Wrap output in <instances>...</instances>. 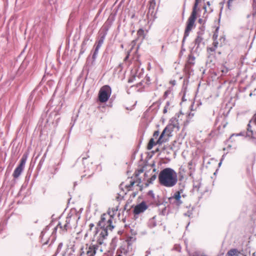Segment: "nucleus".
<instances>
[{
    "label": "nucleus",
    "instance_id": "obj_1",
    "mask_svg": "<svg viewBox=\"0 0 256 256\" xmlns=\"http://www.w3.org/2000/svg\"><path fill=\"white\" fill-rule=\"evenodd\" d=\"M113 216L109 214H104L101 216L100 220L98 223L99 228H96L94 234V240L100 244L104 243V240L108 236V230H112L114 226L112 225Z\"/></svg>",
    "mask_w": 256,
    "mask_h": 256
},
{
    "label": "nucleus",
    "instance_id": "obj_2",
    "mask_svg": "<svg viewBox=\"0 0 256 256\" xmlns=\"http://www.w3.org/2000/svg\"><path fill=\"white\" fill-rule=\"evenodd\" d=\"M160 184L166 188H172L178 181L176 172L172 168H166L161 170L158 176Z\"/></svg>",
    "mask_w": 256,
    "mask_h": 256
},
{
    "label": "nucleus",
    "instance_id": "obj_3",
    "mask_svg": "<svg viewBox=\"0 0 256 256\" xmlns=\"http://www.w3.org/2000/svg\"><path fill=\"white\" fill-rule=\"evenodd\" d=\"M179 128L178 120L176 119L171 120L170 124L164 128L160 135L157 140V143L160 145L166 142L168 140V138L172 136V132L174 130H178Z\"/></svg>",
    "mask_w": 256,
    "mask_h": 256
},
{
    "label": "nucleus",
    "instance_id": "obj_4",
    "mask_svg": "<svg viewBox=\"0 0 256 256\" xmlns=\"http://www.w3.org/2000/svg\"><path fill=\"white\" fill-rule=\"evenodd\" d=\"M200 0H196L192 8V12L190 16L188 18L187 24H186V26L185 29L184 33V36L182 40V42H184L186 38L189 36L190 32L192 30V27L194 24L195 21L196 19V8H198V3L200 2Z\"/></svg>",
    "mask_w": 256,
    "mask_h": 256
},
{
    "label": "nucleus",
    "instance_id": "obj_5",
    "mask_svg": "<svg viewBox=\"0 0 256 256\" xmlns=\"http://www.w3.org/2000/svg\"><path fill=\"white\" fill-rule=\"evenodd\" d=\"M111 92L112 90L110 86L106 85L102 86L99 92V100L102 102H106L110 97Z\"/></svg>",
    "mask_w": 256,
    "mask_h": 256
},
{
    "label": "nucleus",
    "instance_id": "obj_6",
    "mask_svg": "<svg viewBox=\"0 0 256 256\" xmlns=\"http://www.w3.org/2000/svg\"><path fill=\"white\" fill-rule=\"evenodd\" d=\"M28 158L27 154H24L20 160V163L14 170L12 176L14 178H18L24 170Z\"/></svg>",
    "mask_w": 256,
    "mask_h": 256
},
{
    "label": "nucleus",
    "instance_id": "obj_7",
    "mask_svg": "<svg viewBox=\"0 0 256 256\" xmlns=\"http://www.w3.org/2000/svg\"><path fill=\"white\" fill-rule=\"evenodd\" d=\"M156 0H150L148 2V10L146 17L148 21H152L156 18V12L155 10Z\"/></svg>",
    "mask_w": 256,
    "mask_h": 256
},
{
    "label": "nucleus",
    "instance_id": "obj_8",
    "mask_svg": "<svg viewBox=\"0 0 256 256\" xmlns=\"http://www.w3.org/2000/svg\"><path fill=\"white\" fill-rule=\"evenodd\" d=\"M92 242H96V243H92L89 246L86 251L87 256H94L96 251L98 250H100V252H102V248H100L101 244H100L96 240L94 241V239L92 240Z\"/></svg>",
    "mask_w": 256,
    "mask_h": 256
},
{
    "label": "nucleus",
    "instance_id": "obj_9",
    "mask_svg": "<svg viewBox=\"0 0 256 256\" xmlns=\"http://www.w3.org/2000/svg\"><path fill=\"white\" fill-rule=\"evenodd\" d=\"M182 192L183 190L182 189L176 192L170 198L171 202L174 204L176 206H180L182 203V202L180 200V194Z\"/></svg>",
    "mask_w": 256,
    "mask_h": 256
},
{
    "label": "nucleus",
    "instance_id": "obj_10",
    "mask_svg": "<svg viewBox=\"0 0 256 256\" xmlns=\"http://www.w3.org/2000/svg\"><path fill=\"white\" fill-rule=\"evenodd\" d=\"M148 208V206L146 203L144 202H142L134 207V212L135 214H138L144 212Z\"/></svg>",
    "mask_w": 256,
    "mask_h": 256
},
{
    "label": "nucleus",
    "instance_id": "obj_11",
    "mask_svg": "<svg viewBox=\"0 0 256 256\" xmlns=\"http://www.w3.org/2000/svg\"><path fill=\"white\" fill-rule=\"evenodd\" d=\"M128 245L122 246L116 251V256H128Z\"/></svg>",
    "mask_w": 256,
    "mask_h": 256
},
{
    "label": "nucleus",
    "instance_id": "obj_12",
    "mask_svg": "<svg viewBox=\"0 0 256 256\" xmlns=\"http://www.w3.org/2000/svg\"><path fill=\"white\" fill-rule=\"evenodd\" d=\"M194 46L196 47V50H202L204 46V38L196 36L194 41Z\"/></svg>",
    "mask_w": 256,
    "mask_h": 256
},
{
    "label": "nucleus",
    "instance_id": "obj_13",
    "mask_svg": "<svg viewBox=\"0 0 256 256\" xmlns=\"http://www.w3.org/2000/svg\"><path fill=\"white\" fill-rule=\"evenodd\" d=\"M156 226V216H154L152 218L150 219L148 222V226L150 228H152Z\"/></svg>",
    "mask_w": 256,
    "mask_h": 256
},
{
    "label": "nucleus",
    "instance_id": "obj_14",
    "mask_svg": "<svg viewBox=\"0 0 256 256\" xmlns=\"http://www.w3.org/2000/svg\"><path fill=\"white\" fill-rule=\"evenodd\" d=\"M71 218H72L71 216H68L66 218V223H65L64 226V230L66 231L69 228H70V221H71Z\"/></svg>",
    "mask_w": 256,
    "mask_h": 256
},
{
    "label": "nucleus",
    "instance_id": "obj_15",
    "mask_svg": "<svg viewBox=\"0 0 256 256\" xmlns=\"http://www.w3.org/2000/svg\"><path fill=\"white\" fill-rule=\"evenodd\" d=\"M217 48L214 47L212 45V46L207 48V52L208 54V57L210 56H214V52Z\"/></svg>",
    "mask_w": 256,
    "mask_h": 256
},
{
    "label": "nucleus",
    "instance_id": "obj_16",
    "mask_svg": "<svg viewBox=\"0 0 256 256\" xmlns=\"http://www.w3.org/2000/svg\"><path fill=\"white\" fill-rule=\"evenodd\" d=\"M205 31V27L204 26H200L198 30V31L196 34L198 36L200 37H203V36L204 34Z\"/></svg>",
    "mask_w": 256,
    "mask_h": 256
},
{
    "label": "nucleus",
    "instance_id": "obj_17",
    "mask_svg": "<svg viewBox=\"0 0 256 256\" xmlns=\"http://www.w3.org/2000/svg\"><path fill=\"white\" fill-rule=\"evenodd\" d=\"M156 144H159L158 143H157V141L156 142H155L154 141V138H150V140L149 141L147 148L148 150H150L152 149L154 146H155Z\"/></svg>",
    "mask_w": 256,
    "mask_h": 256
},
{
    "label": "nucleus",
    "instance_id": "obj_18",
    "mask_svg": "<svg viewBox=\"0 0 256 256\" xmlns=\"http://www.w3.org/2000/svg\"><path fill=\"white\" fill-rule=\"evenodd\" d=\"M238 250L236 248L231 249L228 251L226 256H238Z\"/></svg>",
    "mask_w": 256,
    "mask_h": 256
},
{
    "label": "nucleus",
    "instance_id": "obj_19",
    "mask_svg": "<svg viewBox=\"0 0 256 256\" xmlns=\"http://www.w3.org/2000/svg\"><path fill=\"white\" fill-rule=\"evenodd\" d=\"M247 132H246V136L248 137L252 138H254V133L252 130H251V126L250 125V124H248V128H247Z\"/></svg>",
    "mask_w": 256,
    "mask_h": 256
},
{
    "label": "nucleus",
    "instance_id": "obj_20",
    "mask_svg": "<svg viewBox=\"0 0 256 256\" xmlns=\"http://www.w3.org/2000/svg\"><path fill=\"white\" fill-rule=\"evenodd\" d=\"M194 60L195 58L192 55H190L188 60L187 66H189V65L193 66L194 64Z\"/></svg>",
    "mask_w": 256,
    "mask_h": 256
},
{
    "label": "nucleus",
    "instance_id": "obj_21",
    "mask_svg": "<svg viewBox=\"0 0 256 256\" xmlns=\"http://www.w3.org/2000/svg\"><path fill=\"white\" fill-rule=\"evenodd\" d=\"M94 224H90V225H89V227H90V228L88 230L86 234V235H88V234H92V233L94 234V232L95 230L92 232V228H94ZM94 239V238H93Z\"/></svg>",
    "mask_w": 256,
    "mask_h": 256
},
{
    "label": "nucleus",
    "instance_id": "obj_22",
    "mask_svg": "<svg viewBox=\"0 0 256 256\" xmlns=\"http://www.w3.org/2000/svg\"><path fill=\"white\" fill-rule=\"evenodd\" d=\"M135 183V182L134 180H130V184L126 185V187L127 188V190L129 191L131 190L133 186Z\"/></svg>",
    "mask_w": 256,
    "mask_h": 256
},
{
    "label": "nucleus",
    "instance_id": "obj_23",
    "mask_svg": "<svg viewBox=\"0 0 256 256\" xmlns=\"http://www.w3.org/2000/svg\"><path fill=\"white\" fill-rule=\"evenodd\" d=\"M106 32L102 36H101L98 42V43L102 44L104 43V40L106 38Z\"/></svg>",
    "mask_w": 256,
    "mask_h": 256
},
{
    "label": "nucleus",
    "instance_id": "obj_24",
    "mask_svg": "<svg viewBox=\"0 0 256 256\" xmlns=\"http://www.w3.org/2000/svg\"><path fill=\"white\" fill-rule=\"evenodd\" d=\"M170 102L168 101L166 102V105L164 108V110H163L164 114H166L168 112V110H169L170 109Z\"/></svg>",
    "mask_w": 256,
    "mask_h": 256
},
{
    "label": "nucleus",
    "instance_id": "obj_25",
    "mask_svg": "<svg viewBox=\"0 0 256 256\" xmlns=\"http://www.w3.org/2000/svg\"><path fill=\"white\" fill-rule=\"evenodd\" d=\"M123 69V66L122 64H120L118 66L115 68V72H118V73L120 72Z\"/></svg>",
    "mask_w": 256,
    "mask_h": 256
},
{
    "label": "nucleus",
    "instance_id": "obj_26",
    "mask_svg": "<svg viewBox=\"0 0 256 256\" xmlns=\"http://www.w3.org/2000/svg\"><path fill=\"white\" fill-rule=\"evenodd\" d=\"M156 174H154L148 180V184H152V182L156 180Z\"/></svg>",
    "mask_w": 256,
    "mask_h": 256
},
{
    "label": "nucleus",
    "instance_id": "obj_27",
    "mask_svg": "<svg viewBox=\"0 0 256 256\" xmlns=\"http://www.w3.org/2000/svg\"><path fill=\"white\" fill-rule=\"evenodd\" d=\"M220 70L221 72H222V74H226L228 72V68L224 66H221Z\"/></svg>",
    "mask_w": 256,
    "mask_h": 256
},
{
    "label": "nucleus",
    "instance_id": "obj_28",
    "mask_svg": "<svg viewBox=\"0 0 256 256\" xmlns=\"http://www.w3.org/2000/svg\"><path fill=\"white\" fill-rule=\"evenodd\" d=\"M63 246V244L62 242H60L56 250V254H58L61 250Z\"/></svg>",
    "mask_w": 256,
    "mask_h": 256
},
{
    "label": "nucleus",
    "instance_id": "obj_29",
    "mask_svg": "<svg viewBox=\"0 0 256 256\" xmlns=\"http://www.w3.org/2000/svg\"><path fill=\"white\" fill-rule=\"evenodd\" d=\"M247 17H252L254 20V22L256 24V12H254L252 15H248Z\"/></svg>",
    "mask_w": 256,
    "mask_h": 256
},
{
    "label": "nucleus",
    "instance_id": "obj_30",
    "mask_svg": "<svg viewBox=\"0 0 256 256\" xmlns=\"http://www.w3.org/2000/svg\"><path fill=\"white\" fill-rule=\"evenodd\" d=\"M171 93V90H166L164 93V98L165 99Z\"/></svg>",
    "mask_w": 256,
    "mask_h": 256
},
{
    "label": "nucleus",
    "instance_id": "obj_31",
    "mask_svg": "<svg viewBox=\"0 0 256 256\" xmlns=\"http://www.w3.org/2000/svg\"><path fill=\"white\" fill-rule=\"evenodd\" d=\"M98 50H96V49L94 50V54L92 56V58L94 60L96 59V58L97 57L98 54Z\"/></svg>",
    "mask_w": 256,
    "mask_h": 256
},
{
    "label": "nucleus",
    "instance_id": "obj_32",
    "mask_svg": "<svg viewBox=\"0 0 256 256\" xmlns=\"http://www.w3.org/2000/svg\"><path fill=\"white\" fill-rule=\"evenodd\" d=\"M218 41L216 40H214V42H213L212 45L214 47H215L216 48H218Z\"/></svg>",
    "mask_w": 256,
    "mask_h": 256
},
{
    "label": "nucleus",
    "instance_id": "obj_33",
    "mask_svg": "<svg viewBox=\"0 0 256 256\" xmlns=\"http://www.w3.org/2000/svg\"><path fill=\"white\" fill-rule=\"evenodd\" d=\"M130 51H131V50H130L129 51H128V52H127L126 56L124 58V62H126V61L128 59V58H129V56H130Z\"/></svg>",
    "mask_w": 256,
    "mask_h": 256
},
{
    "label": "nucleus",
    "instance_id": "obj_34",
    "mask_svg": "<svg viewBox=\"0 0 256 256\" xmlns=\"http://www.w3.org/2000/svg\"><path fill=\"white\" fill-rule=\"evenodd\" d=\"M234 1V0H228V6L229 9H230V7L231 6L230 4L232 3V2Z\"/></svg>",
    "mask_w": 256,
    "mask_h": 256
},
{
    "label": "nucleus",
    "instance_id": "obj_35",
    "mask_svg": "<svg viewBox=\"0 0 256 256\" xmlns=\"http://www.w3.org/2000/svg\"><path fill=\"white\" fill-rule=\"evenodd\" d=\"M159 135V132L158 131H155L154 133L153 136L154 138H156Z\"/></svg>",
    "mask_w": 256,
    "mask_h": 256
},
{
    "label": "nucleus",
    "instance_id": "obj_36",
    "mask_svg": "<svg viewBox=\"0 0 256 256\" xmlns=\"http://www.w3.org/2000/svg\"><path fill=\"white\" fill-rule=\"evenodd\" d=\"M102 44L97 43L96 47L95 49L96 50H98L102 46Z\"/></svg>",
    "mask_w": 256,
    "mask_h": 256
},
{
    "label": "nucleus",
    "instance_id": "obj_37",
    "mask_svg": "<svg viewBox=\"0 0 256 256\" xmlns=\"http://www.w3.org/2000/svg\"><path fill=\"white\" fill-rule=\"evenodd\" d=\"M174 248L178 252H180V247L179 246L176 245Z\"/></svg>",
    "mask_w": 256,
    "mask_h": 256
},
{
    "label": "nucleus",
    "instance_id": "obj_38",
    "mask_svg": "<svg viewBox=\"0 0 256 256\" xmlns=\"http://www.w3.org/2000/svg\"><path fill=\"white\" fill-rule=\"evenodd\" d=\"M88 41V40H84L82 43V47H84V46H85L86 44V42Z\"/></svg>",
    "mask_w": 256,
    "mask_h": 256
},
{
    "label": "nucleus",
    "instance_id": "obj_39",
    "mask_svg": "<svg viewBox=\"0 0 256 256\" xmlns=\"http://www.w3.org/2000/svg\"><path fill=\"white\" fill-rule=\"evenodd\" d=\"M148 194L151 196L153 198H154V194L152 190H150L148 192Z\"/></svg>",
    "mask_w": 256,
    "mask_h": 256
},
{
    "label": "nucleus",
    "instance_id": "obj_40",
    "mask_svg": "<svg viewBox=\"0 0 256 256\" xmlns=\"http://www.w3.org/2000/svg\"><path fill=\"white\" fill-rule=\"evenodd\" d=\"M170 84H172V86H174L176 84V81L175 80H171L170 81Z\"/></svg>",
    "mask_w": 256,
    "mask_h": 256
},
{
    "label": "nucleus",
    "instance_id": "obj_41",
    "mask_svg": "<svg viewBox=\"0 0 256 256\" xmlns=\"http://www.w3.org/2000/svg\"><path fill=\"white\" fill-rule=\"evenodd\" d=\"M217 38H218V34H216V33L214 34L213 35V39H214V40H216Z\"/></svg>",
    "mask_w": 256,
    "mask_h": 256
},
{
    "label": "nucleus",
    "instance_id": "obj_42",
    "mask_svg": "<svg viewBox=\"0 0 256 256\" xmlns=\"http://www.w3.org/2000/svg\"><path fill=\"white\" fill-rule=\"evenodd\" d=\"M203 20L202 18H200L198 20V22L200 23V24H202L203 23Z\"/></svg>",
    "mask_w": 256,
    "mask_h": 256
},
{
    "label": "nucleus",
    "instance_id": "obj_43",
    "mask_svg": "<svg viewBox=\"0 0 256 256\" xmlns=\"http://www.w3.org/2000/svg\"><path fill=\"white\" fill-rule=\"evenodd\" d=\"M83 47H82L80 52V54H82L84 52V50H83Z\"/></svg>",
    "mask_w": 256,
    "mask_h": 256
},
{
    "label": "nucleus",
    "instance_id": "obj_44",
    "mask_svg": "<svg viewBox=\"0 0 256 256\" xmlns=\"http://www.w3.org/2000/svg\"><path fill=\"white\" fill-rule=\"evenodd\" d=\"M44 232H42L41 233L42 240L44 238Z\"/></svg>",
    "mask_w": 256,
    "mask_h": 256
},
{
    "label": "nucleus",
    "instance_id": "obj_45",
    "mask_svg": "<svg viewBox=\"0 0 256 256\" xmlns=\"http://www.w3.org/2000/svg\"><path fill=\"white\" fill-rule=\"evenodd\" d=\"M88 157H89V156H88V155H87V154H86V156H84V157H82V160H84L86 159V158H88Z\"/></svg>",
    "mask_w": 256,
    "mask_h": 256
},
{
    "label": "nucleus",
    "instance_id": "obj_46",
    "mask_svg": "<svg viewBox=\"0 0 256 256\" xmlns=\"http://www.w3.org/2000/svg\"><path fill=\"white\" fill-rule=\"evenodd\" d=\"M254 6L256 9V0H254Z\"/></svg>",
    "mask_w": 256,
    "mask_h": 256
},
{
    "label": "nucleus",
    "instance_id": "obj_47",
    "mask_svg": "<svg viewBox=\"0 0 256 256\" xmlns=\"http://www.w3.org/2000/svg\"><path fill=\"white\" fill-rule=\"evenodd\" d=\"M223 159H224V158H222V159H221V160H220V162H219V164H218L219 166H220L221 165V164H222V161Z\"/></svg>",
    "mask_w": 256,
    "mask_h": 256
},
{
    "label": "nucleus",
    "instance_id": "obj_48",
    "mask_svg": "<svg viewBox=\"0 0 256 256\" xmlns=\"http://www.w3.org/2000/svg\"><path fill=\"white\" fill-rule=\"evenodd\" d=\"M188 166H192V162H190L188 163Z\"/></svg>",
    "mask_w": 256,
    "mask_h": 256
},
{
    "label": "nucleus",
    "instance_id": "obj_49",
    "mask_svg": "<svg viewBox=\"0 0 256 256\" xmlns=\"http://www.w3.org/2000/svg\"><path fill=\"white\" fill-rule=\"evenodd\" d=\"M254 122L255 124H256V115H255V116L254 117Z\"/></svg>",
    "mask_w": 256,
    "mask_h": 256
},
{
    "label": "nucleus",
    "instance_id": "obj_50",
    "mask_svg": "<svg viewBox=\"0 0 256 256\" xmlns=\"http://www.w3.org/2000/svg\"><path fill=\"white\" fill-rule=\"evenodd\" d=\"M48 240H46V242H44V244H48Z\"/></svg>",
    "mask_w": 256,
    "mask_h": 256
},
{
    "label": "nucleus",
    "instance_id": "obj_51",
    "mask_svg": "<svg viewBox=\"0 0 256 256\" xmlns=\"http://www.w3.org/2000/svg\"><path fill=\"white\" fill-rule=\"evenodd\" d=\"M140 32H143V30H142L141 31H140V30L138 31V33H139V34H140Z\"/></svg>",
    "mask_w": 256,
    "mask_h": 256
},
{
    "label": "nucleus",
    "instance_id": "obj_52",
    "mask_svg": "<svg viewBox=\"0 0 256 256\" xmlns=\"http://www.w3.org/2000/svg\"><path fill=\"white\" fill-rule=\"evenodd\" d=\"M255 254H256V253H255V252L253 253V254H252V256H255Z\"/></svg>",
    "mask_w": 256,
    "mask_h": 256
},
{
    "label": "nucleus",
    "instance_id": "obj_53",
    "mask_svg": "<svg viewBox=\"0 0 256 256\" xmlns=\"http://www.w3.org/2000/svg\"><path fill=\"white\" fill-rule=\"evenodd\" d=\"M58 226H60V228H62V226H60V224H58Z\"/></svg>",
    "mask_w": 256,
    "mask_h": 256
}]
</instances>
